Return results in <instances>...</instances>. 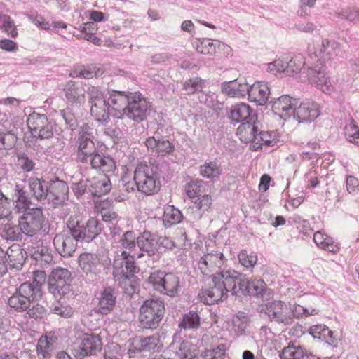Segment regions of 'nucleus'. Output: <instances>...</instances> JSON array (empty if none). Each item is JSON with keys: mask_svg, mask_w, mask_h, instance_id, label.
I'll use <instances>...</instances> for the list:
<instances>
[{"mask_svg": "<svg viewBox=\"0 0 359 359\" xmlns=\"http://www.w3.org/2000/svg\"><path fill=\"white\" fill-rule=\"evenodd\" d=\"M6 262L10 269L20 270L25 260V253L18 244H13L6 251Z\"/></svg>", "mask_w": 359, "mask_h": 359, "instance_id": "obj_35", "label": "nucleus"}, {"mask_svg": "<svg viewBox=\"0 0 359 359\" xmlns=\"http://www.w3.org/2000/svg\"><path fill=\"white\" fill-rule=\"evenodd\" d=\"M251 112L250 107L248 104L240 102L231 107L229 117L233 121L239 123L249 118Z\"/></svg>", "mask_w": 359, "mask_h": 359, "instance_id": "obj_44", "label": "nucleus"}, {"mask_svg": "<svg viewBox=\"0 0 359 359\" xmlns=\"http://www.w3.org/2000/svg\"><path fill=\"white\" fill-rule=\"evenodd\" d=\"M222 92L231 97H244L248 91V83L245 80L236 79L224 81L221 84Z\"/></svg>", "mask_w": 359, "mask_h": 359, "instance_id": "obj_28", "label": "nucleus"}, {"mask_svg": "<svg viewBox=\"0 0 359 359\" xmlns=\"http://www.w3.org/2000/svg\"><path fill=\"white\" fill-rule=\"evenodd\" d=\"M205 186V183L201 180H191L187 184L185 191L187 196L194 200L202 195V188Z\"/></svg>", "mask_w": 359, "mask_h": 359, "instance_id": "obj_54", "label": "nucleus"}, {"mask_svg": "<svg viewBox=\"0 0 359 359\" xmlns=\"http://www.w3.org/2000/svg\"><path fill=\"white\" fill-rule=\"evenodd\" d=\"M28 184L31 193L36 199L43 201L47 198L49 185L46 181L39 178H30Z\"/></svg>", "mask_w": 359, "mask_h": 359, "instance_id": "obj_40", "label": "nucleus"}, {"mask_svg": "<svg viewBox=\"0 0 359 359\" xmlns=\"http://www.w3.org/2000/svg\"><path fill=\"white\" fill-rule=\"evenodd\" d=\"M337 17L355 23L359 22V8L356 7H346L336 11Z\"/></svg>", "mask_w": 359, "mask_h": 359, "instance_id": "obj_56", "label": "nucleus"}, {"mask_svg": "<svg viewBox=\"0 0 359 359\" xmlns=\"http://www.w3.org/2000/svg\"><path fill=\"white\" fill-rule=\"evenodd\" d=\"M162 172L158 165L140 164L134 171L137 189L147 196L158 193L161 187Z\"/></svg>", "mask_w": 359, "mask_h": 359, "instance_id": "obj_2", "label": "nucleus"}, {"mask_svg": "<svg viewBox=\"0 0 359 359\" xmlns=\"http://www.w3.org/2000/svg\"><path fill=\"white\" fill-rule=\"evenodd\" d=\"M102 71H101L100 69L96 70L95 67L89 66L75 70L72 75L73 76L81 77L83 79H91L94 76H99L102 75Z\"/></svg>", "mask_w": 359, "mask_h": 359, "instance_id": "obj_60", "label": "nucleus"}, {"mask_svg": "<svg viewBox=\"0 0 359 359\" xmlns=\"http://www.w3.org/2000/svg\"><path fill=\"white\" fill-rule=\"evenodd\" d=\"M239 263L247 269H252L257 262V256L253 253H248L243 250L238 255Z\"/></svg>", "mask_w": 359, "mask_h": 359, "instance_id": "obj_58", "label": "nucleus"}, {"mask_svg": "<svg viewBox=\"0 0 359 359\" xmlns=\"http://www.w3.org/2000/svg\"><path fill=\"white\" fill-rule=\"evenodd\" d=\"M151 103L140 92H133L125 111L124 116L135 122L145 120L150 114Z\"/></svg>", "mask_w": 359, "mask_h": 359, "instance_id": "obj_8", "label": "nucleus"}, {"mask_svg": "<svg viewBox=\"0 0 359 359\" xmlns=\"http://www.w3.org/2000/svg\"><path fill=\"white\" fill-rule=\"evenodd\" d=\"M42 296L37 288H32L28 283H22L14 294L8 299L9 306L16 312L27 311L34 301H37Z\"/></svg>", "mask_w": 359, "mask_h": 359, "instance_id": "obj_5", "label": "nucleus"}, {"mask_svg": "<svg viewBox=\"0 0 359 359\" xmlns=\"http://www.w3.org/2000/svg\"><path fill=\"white\" fill-rule=\"evenodd\" d=\"M172 348L176 355L181 359H193L197 354L196 346L187 339L180 341V339L178 340L176 335L174 336Z\"/></svg>", "mask_w": 359, "mask_h": 359, "instance_id": "obj_31", "label": "nucleus"}, {"mask_svg": "<svg viewBox=\"0 0 359 359\" xmlns=\"http://www.w3.org/2000/svg\"><path fill=\"white\" fill-rule=\"evenodd\" d=\"M212 286L203 290L200 297L204 303L212 304L226 299L240 292L241 273L234 270H223L212 275Z\"/></svg>", "mask_w": 359, "mask_h": 359, "instance_id": "obj_1", "label": "nucleus"}, {"mask_svg": "<svg viewBox=\"0 0 359 359\" xmlns=\"http://www.w3.org/2000/svg\"><path fill=\"white\" fill-rule=\"evenodd\" d=\"M78 264L90 280H95L103 269L99 257L89 252L81 253L78 257Z\"/></svg>", "mask_w": 359, "mask_h": 359, "instance_id": "obj_18", "label": "nucleus"}, {"mask_svg": "<svg viewBox=\"0 0 359 359\" xmlns=\"http://www.w3.org/2000/svg\"><path fill=\"white\" fill-rule=\"evenodd\" d=\"M102 348L101 339L92 333L83 334L77 341L75 355L82 358L88 355H95Z\"/></svg>", "mask_w": 359, "mask_h": 359, "instance_id": "obj_19", "label": "nucleus"}, {"mask_svg": "<svg viewBox=\"0 0 359 359\" xmlns=\"http://www.w3.org/2000/svg\"><path fill=\"white\" fill-rule=\"evenodd\" d=\"M160 341L159 334L156 333L151 336L142 338L139 341H134L128 349L130 355L135 354L139 351H154Z\"/></svg>", "mask_w": 359, "mask_h": 359, "instance_id": "obj_30", "label": "nucleus"}, {"mask_svg": "<svg viewBox=\"0 0 359 359\" xmlns=\"http://www.w3.org/2000/svg\"><path fill=\"white\" fill-rule=\"evenodd\" d=\"M298 105V100L289 95L280 96L275 100L272 105L273 111L282 118L287 119L294 116L295 107Z\"/></svg>", "mask_w": 359, "mask_h": 359, "instance_id": "obj_24", "label": "nucleus"}, {"mask_svg": "<svg viewBox=\"0 0 359 359\" xmlns=\"http://www.w3.org/2000/svg\"><path fill=\"white\" fill-rule=\"evenodd\" d=\"M201 325V318L199 315L194 311L183 315L181 321L179 323V327L184 330H196Z\"/></svg>", "mask_w": 359, "mask_h": 359, "instance_id": "obj_52", "label": "nucleus"}, {"mask_svg": "<svg viewBox=\"0 0 359 359\" xmlns=\"http://www.w3.org/2000/svg\"><path fill=\"white\" fill-rule=\"evenodd\" d=\"M222 172V168L215 161L205 162L199 167L200 175L210 180L219 178Z\"/></svg>", "mask_w": 359, "mask_h": 359, "instance_id": "obj_47", "label": "nucleus"}, {"mask_svg": "<svg viewBox=\"0 0 359 359\" xmlns=\"http://www.w3.org/2000/svg\"><path fill=\"white\" fill-rule=\"evenodd\" d=\"M212 198L208 194H203L192 200L193 205L189 207L192 210L193 218L199 219L203 213L208 211L212 205Z\"/></svg>", "mask_w": 359, "mask_h": 359, "instance_id": "obj_37", "label": "nucleus"}, {"mask_svg": "<svg viewBox=\"0 0 359 359\" xmlns=\"http://www.w3.org/2000/svg\"><path fill=\"white\" fill-rule=\"evenodd\" d=\"M16 140L17 138L14 134L0 131V150L13 148Z\"/></svg>", "mask_w": 359, "mask_h": 359, "instance_id": "obj_63", "label": "nucleus"}, {"mask_svg": "<svg viewBox=\"0 0 359 359\" xmlns=\"http://www.w3.org/2000/svg\"><path fill=\"white\" fill-rule=\"evenodd\" d=\"M196 49L198 53L203 55H213L217 51V48L220 46L219 41H212L210 39H203L198 40L195 43Z\"/></svg>", "mask_w": 359, "mask_h": 359, "instance_id": "obj_50", "label": "nucleus"}, {"mask_svg": "<svg viewBox=\"0 0 359 359\" xmlns=\"http://www.w3.org/2000/svg\"><path fill=\"white\" fill-rule=\"evenodd\" d=\"M137 238L133 231H128L123 233L117 241L113 243L112 252L118 250L125 251L126 255L136 256L137 258L143 257L144 253L137 251Z\"/></svg>", "mask_w": 359, "mask_h": 359, "instance_id": "obj_21", "label": "nucleus"}, {"mask_svg": "<svg viewBox=\"0 0 359 359\" xmlns=\"http://www.w3.org/2000/svg\"><path fill=\"white\" fill-rule=\"evenodd\" d=\"M345 187L348 194L355 195L359 193V180L353 175H346Z\"/></svg>", "mask_w": 359, "mask_h": 359, "instance_id": "obj_64", "label": "nucleus"}, {"mask_svg": "<svg viewBox=\"0 0 359 359\" xmlns=\"http://www.w3.org/2000/svg\"><path fill=\"white\" fill-rule=\"evenodd\" d=\"M158 241L154 234L144 231L137 238V248L139 252H143L144 257L154 255L157 249Z\"/></svg>", "mask_w": 359, "mask_h": 359, "instance_id": "obj_29", "label": "nucleus"}, {"mask_svg": "<svg viewBox=\"0 0 359 359\" xmlns=\"http://www.w3.org/2000/svg\"><path fill=\"white\" fill-rule=\"evenodd\" d=\"M113 253V275L116 281H123L137 272L138 268L134 260L136 256L126 255L125 251L120 250Z\"/></svg>", "mask_w": 359, "mask_h": 359, "instance_id": "obj_9", "label": "nucleus"}, {"mask_svg": "<svg viewBox=\"0 0 359 359\" xmlns=\"http://www.w3.org/2000/svg\"><path fill=\"white\" fill-rule=\"evenodd\" d=\"M87 93L91 115L99 122L106 121L111 114L106 95L100 88L95 86L88 87Z\"/></svg>", "mask_w": 359, "mask_h": 359, "instance_id": "obj_7", "label": "nucleus"}, {"mask_svg": "<svg viewBox=\"0 0 359 359\" xmlns=\"http://www.w3.org/2000/svg\"><path fill=\"white\" fill-rule=\"evenodd\" d=\"M339 49V44L334 41L322 39L320 41L309 44L308 51L311 58L325 62L336 55Z\"/></svg>", "mask_w": 359, "mask_h": 359, "instance_id": "obj_15", "label": "nucleus"}, {"mask_svg": "<svg viewBox=\"0 0 359 359\" xmlns=\"http://www.w3.org/2000/svg\"><path fill=\"white\" fill-rule=\"evenodd\" d=\"M313 241L318 248L328 252L336 253L339 250L338 243L321 231L313 234Z\"/></svg>", "mask_w": 359, "mask_h": 359, "instance_id": "obj_39", "label": "nucleus"}, {"mask_svg": "<svg viewBox=\"0 0 359 359\" xmlns=\"http://www.w3.org/2000/svg\"><path fill=\"white\" fill-rule=\"evenodd\" d=\"M309 334L315 339L324 341L330 345L336 342L332 332L325 325H316L311 326L309 329Z\"/></svg>", "mask_w": 359, "mask_h": 359, "instance_id": "obj_42", "label": "nucleus"}, {"mask_svg": "<svg viewBox=\"0 0 359 359\" xmlns=\"http://www.w3.org/2000/svg\"><path fill=\"white\" fill-rule=\"evenodd\" d=\"M77 241L72 230L68 229L55 236L53 244L55 250L62 257H69L75 252Z\"/></svg>", "mask_w": 359, "mask_h": 359, "instance_id": "obj_20", "label": "nucleus"}, {"mask_svg": "<svg viewBox=\"0 0 359 359\" xmlns=\"http://www.w3.org/2000/svg\"><path fill=\"white\" fill-rule=\"evenodd\" d=\"M261 311L278 323L288 325L292 324L290 317L291 304L280 300H273L262 306Z\"/></svg>", "mask_w": 359, "mask_h": 359, "instance_id": "obj_13", "label": "nucleus"}, {"mask_svg": "<svg viewBox=\"0 0 359 359\" xmlns=\"http://www.w3.org/2000/svg\"><path fill=\"white\" fill-rule=\"evenodd\" d=\"M241 284H238L241 287L240 291L243 293L246 292L249 295L256 296L262 294L265 289V283L261 279L247 280L241 274Z\"/></svg>", "mask_w": 359, "mask_h": 359, "instance_id": "obj_38", "label": "nucleus"}, {"mask_svg": "<svg viewBox=\"0 0 359 359\" xmlns=\"http://www.w3.org/2000/svg\"><path fill=\"white\" fill-rule=\"evenodd\" d=\"M23 231L20 225H13L7 223L2 228L1 236L6 240L18 241L22 238Z\"/></svg>", "mask_w": 359, "mask_h": 359, "instance_id": "obj_53", "label": "nucleus"}, {"mask_svg": "<svg viewBox=\"0 0 359 359\" xmlns=\"http://www.w3.org/2000/svg\"><path fill=\"white\" fill-rule=\"evenodd\" d=\"M277 139L276 133L273 131H261L257 135L255 144H252L253 150L262 149L264 146H273L277 142Z\"/></svg>", "mask_w": 359, "mask_h": 359, "instance_id": "obj_48", "label": "nucleus"}, {"mask_svg": "<svg viewBox=\"0 0 359 359\" xmlns=\"http://www.w3.org/2000/svg\"><path fill=\"white\" fill-rule=\"evenodd\" d=\"M320 114V106L315 102L306 101L295 107L294 118L299 123L311 122Z\"/></svg>", "mask_w": 359, "mask_h": 359, "instance_id": "obj_23", "label": "nucleus"}, {"mask_svg": "<svg viewBox=\"0 0 359 359\" xmlns=\"http://www.w3.org/2000/svg\"><path fill=\"white\" fill-rule=\"evenodd\" d=\"M98 300L96 311L102 315H107L113 310L116 303V297L111 288H106L100 293Z\"/></svg>", "mask_w": 359, "mask_h": 359, "instance_id": "obj_33", "label": "nucleus"}, {"mask_svg": "<svg viewBox=\"0 0 359 359\" xmlns=\"http://www.w3.org/2000/svg\"><path fill=\"white\" fill-rule=\"evenodd\" d=\"M0 29H4L13 37L17 35L14 22L8 15L1 13H0Z\"/></svg>", "mask_w": 359, "mask_h": 359, "instance_id": "obj_61", "label": "nucleus"}, {"mask_svg": "<svg viewBox=\"0 0 359 359\" xmlns=\"http://www.w3.org/2000/svg\"><path fill=\"white\" fill-rule=\"evenodd\" d=\"M71 272L65 268H57L52 271L48 281V290L55 297L65 295L71 290Z\"/></svg>", "mask_w": 359, "mask_h": 359, "instance_id": "obj_11", "label": "nucleus"}, {"mask_svg": "<svg viewBox=\"0 0 359 359\" xmlns=\"http://www.w3.org/2000/svg\"><path fill=\"white\" fill-rule=\"evenodd\" d=\"M91 167L99 170L104 174L114 172L116 170L115 161L112 158L108 156H104L96 153L90 161Z\"/></svg>", "mask_w": 359, "mask_h": 359, "instance_id": "obj_36", "label": "nucleus"}, {"mask_svg": "<svg viewBox=\"0 0 359 359\" xmlns=\"http://www.w3.org/2000/svg\"><path fill=\"white\" fill-rule=\"evenodd\" d=\"M27 122L34 137L48 139L53 136V127L46 115L34 112L29 116Z\"/></svg>", "mask_w": 359, "mask_h": 359, "instance_id": "obj_17", "label": "nucleus"}, {"mask_svg": "<svg viewBox=\"0 0 359 359\" xmlns=\"http://www.w3.org/2000/svg\"><path fill=\"white\" fill-rule=\"evenodd\" d=\"M111 189V183L106 174L95 177L90 180L89 191L95 196L104 195Z\"/></svg>", "mask_w": 359, "mask_h": 359, "instance_id": "obj_34", "label": "nucleus"}, {"mask_svg": "<svg viewBox=\"0 0 359 359\" xmlns=\"http://www.w3.org/2000/svg\"><path fill=\"white\" fill-rule=\"evenodd\" d=\"M57 337L51 334L41 336L36 346L37 356L39 359H48L55 348Z\"/></svg>", "mask_w": 359, "mask_h": 359, "instance_id": "obj_32", "label": "nucleus"}, {"mask_svg": "<svg viewBox=\"0 0 359 359\" xmlns=\"http://www.w3.org/2000/svg\"><path fill=\"white\" fill-rule=\"evenodd\" d=\"M257 127L250 121L241 123L237 129V135L244 142L255 143L257 137Z\"/></svg>", "mask_w": 359, "mask_h": 359, "instance_id": "obj_43", "label": "nucleus"}, {"mask_svg": "<svg viewBox=\"0 0 359 359\" xmlns=\"http://www.w3.org/2000/svg\"><path fill=\"white\" fill-rule=\"evenodd\" d=\"M248 325V318L243 313H239L232 318L229 326L231 334L236 337H241L245 333Z\"/></svg>", "mask_w": 359, "mask_h": 359, "instance_id": "obj_46", "label": "nucleus"}, {"mask_svg": "<svg viewBox=\"0 0 359 359\" xmlns=\"http://www.w3.org/2000/svg\"><path fill=\"white\" fill-rule=\"evenodd\" d=\"M309 82L326 94L332 92L334 87L324 69L309 68L307 72Z\"/></svg>", "mask_w": 359, "mask_h": 359, "instance_id": "obj_25", "label": "nucleus"}, {"mask_svg": "<svg viewBox=\"0 0 359 359\" xmlns=\"http://www.w3.org/2000/svg\"><path fill=\"white\" fill-rule=\"evenodd\" d=\"M182 212L173 205H168L164 209L163 222L165 227L180 223L182 219Z\"/></svg>", "mask_w": 359, "mask_h": 359, "instance_id": "obj_49", "label": "nucleus"}, {"mask_svg": "<svg viewBox=\"0 0 359 359\" xmlns=\"http://www.w3.org/2000/svg\"><path fill=\"white\" fill-rule=\"evenodd\" d=\"M318 312L315 309H306L301 305L294 304L291 305L290 317L292 318V323H293L294 318H304L309 316H313L317 314Z\"/></svg>", "mask_w": 359, "mask_h": 359, "instance_id": "obj_59", "label": "nucleus"}, {"mask_svg": "<svg viewBox=\"0 0 359 359\" xmlns=\"http://www.w3.org/2000/svg\"><path fill=\"white\" fill-rule=\"evenodd\" d=\"M222 337H220L221 339ZM202 342L210 347L206 348L203 356L204 359H224L226 351V345L223 342H219V337L212 334L207 333L202 337Z\"/></svg>", "mask_w": 359, "mask_h": 359, "instance_id": "obj_22", "label": "nucleus"}, {"mask_svg": "<svg viewBox=\"0 0 359 359\" xmlns=\"http://www.w3.org/2000/svg\"><path fill=\"white\" fill-rule=\"evenodd\" d=\"M227 259L219 251L207 252L199 258L195 259L193 265L196 271H199L203 276H209L217 269L226 265Z\"/></svg>", "mask_w": 359, "mask_h": 359, "instance_id": "obj_10", "label": "nucleus"}, {"mask_svg": "<svg viewBox=\"0 0 359 359\" xmlns=\"http://www.w3.org/2000/svg\"><path fill=\"white\" fill-rule=\"evenodd\" d=\"M92 128L88 126H83L79 133L76 141V156L81 163L90 161L93 156L96 154V147L92 140Z\"/></svg>", "mask_w": 359, "mask_h": 359, "instance_id": "obj_12", "label": "nucleus"}, {"mask_svg": "<svg viewBox=\"0 0 359 359\" xmlns=\"http://www.w3.org/2000/svg\"><path fill=\"white\" fill-rule=\"evenodd\" d=\"M69 187L66 182L57 180L49 184L47 200L53 205H62L67 199Z\"/></svg>", "mask_w": 359, "mask_h": 359, "instance_id": "obj_26", "label": "nucleus"}, {"mask_svg": "<svg viewBox=\"0 0 359 359\" xmlns=\"http://www.w3.org/2000/svg\"><path fill=\"white\" fill-rule=\"evenodd\" d=\"M164 304L158 299L146 300L140 308L139 321L146 329L158 326L164 314Z\"/></svg>", "mask_w": 359, "mask_h": 359, "instance_id": "obj_4", "label": "nucleus"}, {"mask_svg": "<svg viewBox=\"0 0 359 359\" xmlns=\"http://www.w3.org/2000/svg\"><path fill=\"white\" fill-rule=\"evenodd\" d=\"M148 282L155 290L170 297L178 295L181 289L180 277L171 272L154 271L149 276Z\"/></svg>", "mask_w": 359, "mask_h": 359, "instance_id": "obj_3", "label": "nucleus"}, {"mask_svg": "<svg viewBox=\"0 0 359 359\" xmlns=\"http://www.w3.org/2000/svg\"><path fill=\"white\" fill-rule=\"evenodd\" d=\"M44 222L42 209L32 208L19 218V225L24 234L32 236L41 230Z\"/></svg>", "mask_w": 359, "mask_h": 359, "instance_id": "obj_14", "label": "nucleus"}, {"mask_svg": "<svg viewBox=\"0 0 359 359\" xmlns=\"http://www.w3.org/2000/svg\"><path fill=\"white\" fill-rule=\"evenodd\" d=\"M304 64V57L302 54L294 55L285 63L284 74L286 76H293L301 71Z\"/></svg>", "mask_w": 359, "mask_h": 359, "instance_id": "obj_51", "label": "nucleus"}, {"mask_svg": "<svg viewBox=\"0 0 359 359\" xmlns=\"http://www.w3.org/2000/svg\"><path fill=\"white\" fill-rule=\"evenodd\" d=\"M344 135L348 142L359 147V128L353 120L346 122Z\"/></svg>", "mask_w": 359, "mask_h": 359, "instance_id": "obj_55", "label": "nucleus"}, {"mask_svg": "<svg viewBox=\"0 0 359 359\" xmlns=\"http://www.w3.org/2000/svg\"><path fill=\"white\" fill-rule=\"evenodd\" d=\"M30 201L23 190H18L15 200V208L19 213L25 214L32 208H29Z\"/></svg>", "mask_w": 359, "mask_h": 359, "instance_id": "obj_57", "label": "nucleus"}, {"mask_svg": "<svg viewBox=\"0 0 359 359\" xmlns=\"http://www.w3.org/2000/svg\"><path fill=\"white\" fill-rule=\"evenodd\" d=\"M270 94L268 84L264 82H255L252 85L248 84V100L258 105H264Z\"/></svg>", "mask_w": 359, "mask_h": 359, "instance_id": "obj_27", "label": "nucleus"}, {"mask_svg": "<svg viewBox=\"0 0 359 359\" xmlns=\"http://www.w3.org/2000/svg\"><path fill=\"white\" fill-rule=\"evenodd\" d=\"M64 92L69 102L81 103L85 100V89L72 81L67 83Z\"/></svg>", "mask_w": 359, "mask_h": 359, "instance_id": "obj_45", "label": "nucleus"}, {"mask_svg": "<svg viewBox=\"0 0 359 359\" xmlns=\"http://www.w3.org/2000/svg\"><path fill=\"white\" fill-rule=\"evenodd\" d=\"M67 229H72L76 241H90L102 231V225L97 218L90 217L86 224H81L77 216H70L67 223Z\"/></svg>", "mask_w": 359, "mask_h": 359, "instance_id": "obj_6", "label": "nucleus"}, {"mask_svg": "<svg viewBox=\"0 0 359 359\" xmlns=\"http://www.w3.org/2000/svg\"><path fill=\"white\" fill-rule=\"evenodd\" d=\"M130 91H119L108 90L105 94L107 99V104L111 110V115L117 118L124 117L125 111L130 97Z\"/></svg>", "mask_w": 359, "mask_h": 359, "instance_id": "obj_16", "label": "nucleus"}, {"mask_svg": "<svg viewBox=\"0 0 359 359\" xmlns=\"http://www.w3.org/2000/svg\"><path fill=\"white\" fill-rule=\"evenodd\" d=\"M309 351L302 346L294 343H290L285 347L279 356L280 359H300L304 356L309 357Z\"/></svg>", "mask_w": 359, "mask_h": 359, "instance_id": "obj_41", "label": "nucleus"}, {"mask_svg": "<svg viewBox=\"0 0 359 359\" xmlns=\"http://www.w3.org/2000/svg\"><path fill=\"white\" fill-rule=\"evenodd\" d=\"M106 202L100 203L96 208L100 214V216L104 222H113L117 219V214L111 208H106L104 207Z\"/></svg>", "mask_w": 359, "mask_h": 359, "instance_id": "obj_62", "label": "nucleus"}]
</instances>
